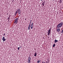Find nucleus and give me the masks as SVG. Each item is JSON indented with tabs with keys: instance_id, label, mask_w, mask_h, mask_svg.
I'll list each match as a JSON object with an SVG mask.
<instances>
[{
	"instance_id": "21",
	"label": "nucleus",
	"mask_w": 63,
	"mask_h": 63,
	"mask_svg": "<svg viewBox=\"0 0 63 63\" xmlns=\"http://www.w3.org/2000/svg\"><path fill=\"white\" fill-rule=\"evenodd\" d=\"M30 28H28V30H30Z\"/></svg>"
},
{
	"instance_id": "28",
	"label": "nucleus",
	"mask_w": 63,
	"mask_h": 63,
	"mask_svg": "<svg viewBox=\"0 0 63 63\" xmlns=\"http://www.w3.org/2000/svg\"><path fill=\"white\" fill-rule=\"evenodd\" d=\"M53 1H54V0H53Z\"/></svg>"
},
{
	"instance_id": "15",
	"label": "nucleus",
	"mask_w": 63,
	"mask_h": 63,
	"mask_svg": "<svg viewBox=\"0 0 63 63\" xmlns=\"http://www.w3.org/2000/svg\"><path fill=\"white\" fill-rule=\"evenodd\" d=\"M55 44H54L53 46V47H55Z\"/></svg>"
},
{
	"instance_id": "2",
	"label": "nucleus",
	"mask_w": 63,
	"mask_h": 63,
	"mask_svg": "<svg viewBox=\"0 0 63 63\" xmlns=\"http://www.w3.org/2000/svg\"><path fill=\"white\" fill-rule=\"evenodd\" d=\"M18 18H16V19H15L14 21V23L17 24L18 22Z\"/></svg>"
},
{
	"instance_id": "17",
	"label": "nucleus",
	"mask_w": 63,
	"mask_h": 63,
	"mask_svg": "<svg viewBox=\"0 0 63 63\" xmlns=\"http://www.w3.org/2000/svg\"><path fill=\"white\" fill-rule=\"evenodd\" d=\"M42 6H43V7L44 6V3H42Z\"/></svg>"
},
{
	"instance_id": "4",
	"label": "nucleus",
	"mask_w": 63,
	"mask_h": 63,
	"mask_svg": "<svg viewBox=\"0 0 63 63\" xmlns=\"http://www.w3.org/2000/svg\"><path fill=\"white\" fill-rule=\"evenodd\" d=\"M30 60H31V58H30V56H29L28 57V63H29L31 62V61H30Z\"/></svg>"
},
{
	"instance_id": "18",
	"label": "nucleus",
	"mask_w": 63,
	"mask_h": 63,
	"mask_svg": "<svg viewBox=\"0 0 63 63\" xmlns=\"http://www.w3.org/2000/svg\"><path fill=\"white\" fill-rule=\"evenodd\" d=\"M20 48L19 47H18V50H19V48Z\"/></svg>"
},
{
	"instance_id": "25",
	"label": "nucleus",
	"mask_w": 63,
	"mask_h": 63,
	"mask_svg": "<svg viewBox=\"0 0 63 63\" xmlns=\"http://www.w3.org/2000/svg\"><path fill=\"white\" fill-rule=\"evenodd\" d=\"M43 39H45V38H44V37H43Z\"/></svg>"
},
{
	"instance_id": "10",
	"label": "nucleus",
	"mask_w": 63,
	"mask_h": 63,
	"mask_svg": "<svg viewBox=\"0 0 63 63\" xmlns=\"http://www.w3.org/2000/svg\"><path fill=\"white\" fill-rule=\"evenodd\" d=\"M18 13L19 15V14H20V13H21V10H20V11Z\"/></svg>"
},
{
	"instance_id": "7",
	"label": "nucleus",
	"mask_w": 63,
	"mask_h": 63,
	"mask_svg": "<svg viewBox=\"0 0 63 63\" xmlns=\"http://www.w3.org/2000/svg\"><path fill=\"white\" fill-rule=\"evenodd\" d=\"M60 30V29H58L57 30V32H59Z\"/></svg>"
},
{
	"instance_id": "5",
	"label": "nucleus",
	"mask_w": 63,
	"mask_h": 63,
	"mask_svg": "<svg viewBox=\"0 0 63 63\" xmlns=\"http://www.w3.org/2000/svg\"><path fill=\"white\" fill-rule=\"evenodd\" d=\"M20 10V9L18 8H17V11H16L17 13H18Z\"/></svg>"
},
{
	"instance_id": "3",
	"label": "nucleus",
	"mask_w": 63,
	"mask_h": 63,
	"mask_svg": "<svg viewBox=\"0 0 63 63\" xmlns=\"http://www.w3.org/2000/svg\"><path fill=\"white\" fill-rule=\"evenodd\" d=\"M51 28H50L49 29V30L48 31V35L49 36V35H50V32H51Z\"/></svg>"
},
{
	"instance_id": "20",
	"label": "nucleus",
	"mask_w": 63,
	"mask_h": 63,
	"mask_svg": "<svg viewBox=\"0 0 63 63\" xmlns=\"http://www.w3.org/2000/svg\"><path fill=\"white\" fill-rule=\"evenodd\" d=\"M6 34V33H4L3 34V36H5V35Z\"/></svg>"
},
{
	"instance_id": "8",
	"label": "nucleus",
	"mask_w": 63,
	"mask_h": 63,
	"mask_svg": "<svg viewBox=\"0 0 63 63\" xmlns=\"http://www.w3.org/2000/svg\"><path fill=\"white\" fill-rule=\"evenodd\" d=\"M30 27L31 29H33V26L32 25H31Z\"/></svg>"
},
{
	"instance_id": "23",
	"label": "nucleus",
	"mask_w": 63,
	"mask_h": 63,
	"mask_svg": "<svg viewBox=\"0 0 63 63\" xmlns=\"http://www.w3.org/2000/svg\"><path fill=\"white\" fill-rule=\"evenodd\" d=\"M20 48H21L22 47L21 46H20Z\"/></svg>"
},
{
	"instance_id": "9",
	"label": "nucleus",
	"mask_w": 63,
	"mask_h": 63,
	"mask_svg": "<svg viewBox=\"0 0 63 63\" xmlns=\"http://www.w3.org/2000/svg\"><path fill=\"white\" fill-rule=\"evenodd\" d=\"M58 42V40H57L55 39V40L54 42L55 43H56V42Z\"/></svg>"
},
{
	"instance_id": "19",
	"label": "nucleus",
	"mask_w": 63,
	"mask_h": 63,
	"mask_svg": "<svg viewBox=\"0 0 63 63\" xmlns=\"http://www.w3.org/2000/svg\"><path fill=\"white\" fill-rule=\"evenodd\" d=\"M31 25H33V23H32V24H31Z\"/></svg>"
},
{
	"instance_id": "12",
	"label": "nucleus",
	"mask_w": 63,
	"mask_h": 63,
	"mask_svg": "<svg viewBox=\"0 0 63 63\" xmlns=\"http://www.w3.org/2000/svg\"><path fill=\"white\" fill-rule=\"evenodd\" d=\"M31 21H32V20H31L30 22V23L29 24V25H31Z\"/></svg>"
},
{
	"instance_id": "24",
	"label": "nucleus",
	"mask_w": 63,
	"mask_h": 63,
	"mask_svg": "<svg viewBox=\"0 0 63 63\" xmlns=\"http://www.w3.org/2000/svg\"><path fill=\"white\" fill-rule=\"evenodd\" d=\"M43 62V63H45V62Z\"/></svg>"
},
{
	"instance_id": "26",
	"label": "nucleus",
	"mask_w": 63,
	"mask_h": 63,
	"mask_svg": "<svg viewBox=\"0 0 63 63\" xmlns=\"http://www.w3.org/2000/svg\"><path fill=\"white\" fill-rule=\"evenodd\" d=\"M43 62H42V63H43Z\"/></svg>"
},
{
	"instance_id": "1",
	"label": "nucleus",
	"mask_w": 63,
	"mask_h": 63,
	"mask_svg": "<svg viewBox=\"0 0 63 63\" xmlns=\"http://www.w3.org/2000/svg\"><path fill=\"white\" fill-rule=\"evenodd\" d=\"M63 24V22H61L60 23L57 25V28H60L61 27H62Z\"/></svg>"
},
{
	"instance_id": "14",
	"label": "nucleus",
	"mask_w": 63,
	"mask_h": 63,
	"mask_svg": "<svg viewBox=\"0 0 63 63\" xmlns=\"http://www.w3.org/2000/svg\"><path fill=\"white\" fill-rule=\"evenodd\" d=\"M40 60H39L38 61H37V62L38 63H40Z\"/></svg>"
},
{
	"instance_id": "6",
	"label": "nucleus",
	"mask_w": 63,
	"mask_h": 63,
	"mask_svg": "<svg viewBox=\"0 0 63 63\" xmlns=\"http://www.w3.org/2000/svg\"><path fill=\"white\" fill-rule=\"evenodd\" d=\"M2 40L3 41V42H4L6 41V38H5V36H4L3 37Z\"/></svg>"
},
{
	"instance_id": "11",
	"label": "nucleus",
	"mask_w": 63,
	"mask_h": 63,
	"mask_svg": "<svg viewBox=\"0 0 63 63\" xmlns=\"http://www.w3.org/2000/svg\"><path fill=\"white\" fill-rule=\"evenodd\" d=\"M16 12L15 13V16H16V14H17V12H16Z\"/></svg>"
},
{
	"instance_id": "13",
	"label": "nucleus",
	"mask_w": 63,
	"mask_h": 63,
	"mask_svg": "<svg viewBox=\"0 0 63 63\" xmlns=\"http://www.w3.org/2000/svg\"><path fill=\"white\" fill-rule=\"evenodd\" d=\"M37 56V53H36V52L34 54V56Z\"/></svg>"
},
{
	"instance_id": "27",
	"label": "nucleus",
	"mask_w": 63,
	"mask_h": 63,
	"mask_svg": "<svg viewBox=\"0 0 63 63\" xmlns=\"http://www.w3.org/2000/svg\"><path fill=\"white\" fill-rule=\"evenodd\" d=\"M41 1H42V0H40Z\"/></svg>"
},
{
	"instance_id": "22",
	"label": "nucleus",
	"mask_w": 63,
	"mask_h": 63,
	"mask_svg": "<svg viewBox=\"0 0 63 63\" xmlns=\"http://www.w3.org/2000/svg\"><path fill=\"white\" fill-rule=\"evenodd\" d=\"M30 25H29V27H28V28H30Z\"/></svg>"
},
{
	"instance_id": "16",
	"label": "nucleus",
	"mask_w": 63,
	"mask_h": 63,
	"mask_svg": "<svg viewBox=\"0 0 63 63\" xmlns=\"http://www.w3.org/2000/svg\"><path fill=\"white\" fill-rule=\"evenodd\" d=\"M60 1V2L61 3H62V0H59Z\"/></svg>"
},
{
	"instance_id": "29",
	"label": "nucleus",
	"mask_w": 63,
	"mask_h": 63,
	"mask_svg": "<svg viewBox=\"0 0 63 63\" xmlns=\"http://www.w3.org/2000/svg\"><path fill=\"white\" fill-rule=\"evenodd\" d=\"M5 37H6V36H5Z\"/></svg>"
}]
</instances>
